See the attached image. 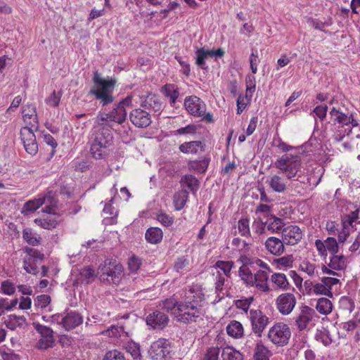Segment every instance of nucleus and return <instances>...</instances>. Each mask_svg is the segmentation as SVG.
Here are the masks:
<instances>
[{
	"label": "nucleus",
	"mask_w": 360,
	"mask_h": 360,
	"mask_svg": "<svg viewBox=\"0 0 360 360\" xmlns=\"http://www.w3.org/2000/svg\"><path fill=\"white\" fill-rule=\"evenodd\" d=\"M216 266L217 268L221 270L226 276H229L233 266V262L218 261L216 263Z\"/></svg>",
	"instance_id": "obj_61"
},
{
	"label": "nucleus",
	"mask_w": 360,
	"mask_h": 360,
	"mask_svg": "<svg viewBox=\"0 0 360 360\" xmlns=\"http://www.w3.org/2000/svg\"><path fill=\"white\" fill-rule=\"evenodd\" d=\"M184 303V302H178L174 297L166 299L162 301V308L167 311L174 310V312H179V305Z\"/></svg>",
	"instance_id": "obj_40"
},
{
	"label": "nucleus",
	"mask_w": 360,
	"mask_h": 360,
	"mask_svg": "<svg viewBox=\"0 0 360 360\" xmlns=\"http://www.w3.org/2000/svg\"><path fill=\"white\" fill-rule=\"evenodd\" d=\"M141 265V259L136 255H132L128 261L129 269L131 272H136Z\"/></svg>",
	"instance_id": "obj_56"
},
{
	"label": "nucleus",
	"mask_w": 360,
	"mask_h": 360,
	"mask_svg": "<svg viewBox=\"0 0 360 360\" xmlns=\"http://www.w3.org/2000/svg\"><path fill=\"white\" fill-rule=\"evenodd\" d=\"M197 127L194 124H188L184 127L179 128L174 131V135L195 134Z\"/></svg>",
	"instance_id": "obj_59"
},
{
	"label": "nucleus",
	"mask_w": 360,
	"mask_h": 360,
	"mask_svg": "<svg viewBox=\"0 0 360 360\" xmlns=\"http://www.w3.org/2000/svg\"><path fill=\"white\" fill-rule=\"evenodd\" d=\"M196 65L203 70H206L207 66L205 65V59L210 57L209 50L200 48L196 51Z\"/></svg>",
	"instance_id": "obj_42"
},
{
	"label": "nucleus",
	"mask_w": 360,
	"mask_h": 360,
	"mask_svg": "<svg viewBox=\"0 0 360 360\" xmlns=\"http://www.w3.org/2000/svg\"><path fill=\"white\" fill-rule=\"evenodd\" d=\"M346 258L343 255H332L328 266L334 270L340 271L346 268Z\"/></svg>",
	"instance_id": "obj_32"
},
{
	"label": "nucleus",
	"mask_w": 360,
	"mask_h": 360,
	"mask_svg": "<svg viewBox=\"0 0 360 360\" xmlns=\"http://www.w3.org/2000/svg\"><path fill=\"white\" fill-rule=\"evenodd\" d=\"M316 339L322 342L325 346L330 345L333 342L329 331L326 329L318 331L316 334Z\"/></svg>",
	"instance_id": "obj_49"
},
{
	"label": "nucleus",
	"mask_w": 360,
	"mask_h": 360,
	"mask_svg": "<svg viewBox=\"0 0 360 360\" xmlns=\"http://www.w3.org/2000/svg\"><path fill=\"white\" fill-rule=\"evenodd\" d=\"M32 325L36 331L40 335V338L37 342L35 347L40 350L52 348L56 342L53 330L50 327L41 325L37 322H34Z\"/></svg>",
	"instance_id": "obj_5"
},
{
	"label": "nucleus",
	"mask_w": 360,
	"mask_h": 360,
	"mask_svg": "<svg viewBox=\"0 0 360 360\" xmlns=\"http://www.w3.org/2000/svg\"><path fill=\"white\" fill-rule=\"evenodd\" d=\"M193 292V290H190L188 293H186L184 303L179 305V312H173L180 323H189L202 320L204 313L198 307L196 296L191 295Z\"/></svg>",
	"instance_id": "obj_3"
},
{
	"label": "nucleus",
	"mask_w": 360,
	"mask_h": 360,
	"mask_svg": "<svg viewBox=\"0 0 360 360\" xmlns=\"http://www.w3.org/2000/svg\"><path fill=\"white\" fill-rule=\"evenodd\" d=\"M283 238L279 239L276 237H269L265 242L266 250L274 255L280 256L285 251V245Z\"/></svg>",
	"instance_id": "obj_19"
},
{
	"label": "nucleus",
	"mask_w": 360,
	"mask_h": 360,
	"mask_svg": "<svg viewBox=\"0 0 360 360\" xmlns=\"http://www.w3.org/2000/svg\"><path fill=\"white\" fill-rule=\"evenodd\" d=\"M315 314V311L308 306H304L301 309V311L295 319L296 326L300 330L309 329L314 323L312 319Z\"/></svg>",
	"instance_id": "obj_11"
},
{
	"label": "nucleus",
	"mask_w": 360,
	"mask_h": 360,
	"mask_svg": "<svg viewBox=\"0 0 360 360\" xmlns=\"http://www.w3.org/2000/svg\"><path fill=\"white\" fill-rule=\"evenodd\" d=\"M210 161V158L204 156L200 160H190L188 165L190 170L202 174L207 170Z\"/></svg>",
	"instance_id": "obj_25"
},
{
	"label": "nucleus",
	"mask_w": 360,
	"mask_h": 360,
	"mask_svg": "<svg viewBox=\"0 0 360 360\" xmlns=\"http://www.w3.org/2000/svg\"><path fill=\"white\" fill-rule=\"evenodd\" d=\"M221 356L222 360H243V354L230 346L222 349Z\"/></svg>",
	"instance_id": "obj_28"
},
{
	"label": "nucleus",
	"mask_w": 360,
	"mask_h": 360,
	"mask_svg": "<svg viewBox=\"0 0 360 360\" xmlns=\"http://www.w3.org/2000/svg\"><path fill=\"white\" fill-rule=\"evenodd\" d=\"M60 92H58V94H56V91H53L52 94L46 99V103L52 107H56L60 103Z\"/></svg>",
	"instance_id": "obj_60"
},
{
	"label": "nucleus",
	"mask_w": 360,
	"mask_h": 360,
	"mask_svg": "<svg viewBox=\"0 0 360 360\" xmlns=\"http://www.w3.org/2000/svg\"><path fill=\"white\" fill-rule=\"evenodd\" d=\"M184 105L189 114L195 117H202L206 111L205 103L197 96H189L185 99Z\"/></svg>",
	"instance_id": "obj_10"
},
{
	"label": "nucleus",
	"mask_w": 360,
	"mask_h": 360,
	"mask_svg": "<svg viewBox=\"0 0 360 360\" xmlns=\"http://www.w3.org/2000/svg\"><path fill=\"white\" fill-rule=\"evenodd\" d=\"M268 278L269 276L267 272L263 270H259L254 274L253 282L252 283L251 286L256 287L262 292H268L270 290L267 283Z\"/></svg>",
	"instance_id": "obj_20"
},
{
	"label": "nucleus",
	"mask_w": 360,
	"mask_h": 360,
	"mask_svg": "<svg viewBox=\"0 0 360 360\" xmlns=\"http://www.w3.org/2000/svg\"><path fill=\"white\" fill-rule=\"evenodd\" d=\"M290 337L291 330L289 326L281 322L274 324L268 333V338L278 347L288 345Z\"/></svg>",
	"instance_id": "obj_4"
},
{
	"label": "nucleus",
	"mask_w": 360,
	"mask_h": 360,
	"mask_svg": "<svg viewBox=\"0 0 360 360\" xmlns=\"http://www.w3.org/2000/svg\"><path fill=\"white\" fill-rule=\"evenodd\" d=\"M252 227L256 233L261 235L264 233L266 227L267 228V221L258 217L254 221Z\"/></svg>",
	"instance_id": "obj_51"
},
{
	"label": "nucleus",
	"mask_w": 360,
	"mask_h": 360,
	"mask_svg": "<svg viewBox=\"0 0 360 360\" xmlns=\"http://www.w3.org/2000/svg\"><path fill=\"white\" fill-rule=\"evenodd\" d=\"M219 355V348L218 347H212L207 349L202 360H218Z\"/></svg>",
	"instance_id": "obj_57"
},
{
	"label": "nucleus",
	"mask_w": 360,
	"mask_h": 360,
	"mask_svg": "<svg viewBox=\"0 0 360 360\" xmlns=\"http://www.w3.org/2000/svg\"><path fill=\"white\" fill-rule=\"evenodd\" d=\"M162 93L165 96L169 98L171 104H174L179 96L177 88L173 84H166L162 88Z\"/></svg>",
	"instance_id": "obj_37"
},
{
	"label": "nucleus",
	"mask_w": 360,
	"mask_h": 360,
	"mask_svg": "<svg viewBox=\"0 0 360 360\" xmlns=\"http://www.w3.org/2000/svg\"><path fill=\"white\" fill-rule=\"evenodd\" d=\"M51 298L49 295L43 294L37 296L34 300V305L37 309H46L51 303Z\"/></svg>",
	"instance_id": "obj_46"
},
{
	"label": "nucleus",
	"mask_w": 360,
	"mask_h": 360,
	"mask_svg": "<svg viewBox=\"0 0 360 360\" xmlns=\"http://www.w3.org/2000/svg\"><path fill=\"white\" fill-rule=\"evenodd\" d=\"M61 323L66 330H70L83 323V317L79 313L70 311L61 319Z\"/></svg>",
	"instance_id": "obj_15"
},
{
	"label": "nucleus",
	"mask_w": 360,
	"mask_h": 360,
	"mask_svg": "<svg viewBox=\"0 0 360 360\" xmlns=\"http://www.w3.org/2000/svg\"><path fill=\"white\" fill-rule=\"evenodd\" d=\"M276 146L284 153L291 151L283 155L274 162V166L283 174L288 179L295 177L301 168V155L297 148L289 146L279 140Z\"/></svg>",
	"instance_id": "obj_1"
},
{
	"label": "nucleus",
	"mask_w": 360,
	"mask_h": 360,
	"mask_svg": "<svg viewBox=\"0 0 360 360\" xmlns=\"http://www.w3.org/2000/svg\"><path fill=\"white\" fill-rule=\"evenodd\" d=\"M1 290L4 294L12 295L15 292V286L14 283L9 280H6L1 282Z\"/></svg>",
	"instance_id": "obj_52"
},
{
	"label": "nucleus",
	"mask_w": 360,
	"mask_h": 360,
	"mask_svg": "<svg viewBox=\"0 0 360 360\" xmlns=\"http://www.w3.org/2000/svg\"><path fill=\"white\" fill-rule=\"evenodd\" d=\"M188 264V260L184 257H179L175 262L174 265V270L180 274H184L186 271V267Z\"/></svg>",
	"instance_id": "obj_55"
},
{
	"label": "nucleus",
	"mask_w": 360,
	"mask_h": 360,
	"mask_svg": "<svg viewBox=\"0 0 360 360\" xmlns=\"http://www.w3.org/2000/svg\"><path fill=\"white\" fill-rule=\"evenodd\" d=\"M238 230L239 234L243 237H250V221L247 218L240 219L238 221Z\"/></svg>",
	"instance_id": "obj_45"
},
{
	"label": "nucleus",
	"mask_w": 360,
	"mask_h": 360,
	"mask_svg": "<svg viewBox=\"0 0 360 360\" xmlns=\"http://www.w3.org/2000/svg\"><path fill=\"white\" fill-rule=\"evenodd\" d=\"M254 299L252 297L244 300H238L235 302V304L238 309H242L245 311H248L250 305L253 302Z\"/></svg>",
	"instance_id": "obj_58"
},
{
	"label": "nucleus",
	"mask_w": 360,
	"mask_h": 360,
	"mask_svg": "<svg viewBox=\"0 0 360 360\" xmlns=\"http://www.w3.org/2000/svg\"><path fill=\"white\" fill-rule=\"evenodd\" d=\"M324 243L327 250H328L331 255L338 253L339 247L335 238L328 237L326 240H324Z\"/></svg>",
	"instance_id": "obj_53"
},
{
	"label": "nucleus",
	"mask_w": 360,
	"mask_h": 360,
	"mask_svg": "<svg viewBox=\"0 0 360 360\" xmlns=\"http://www.w3.org/2000/svg\"><path fill=\"white\" fill-rule=\"evenodd\" d=\"M246 89L247 91H250L251 94L255 90L256 82L255 77L252 75H248L245 77Z\"/></svg>",
	"instance_id": "obj_64"
},
{
	"label": "nucleus",
	"mask_w": 360,
	"mask_h": 360,
	"mask_svg": "<svg viewBox=\"0 0 360 360\" xmlns=\"http://www.w3.org/2000/svg\"><path fill=\"white\" fill-rule=\"evenodd\" d=\"M239 276L241 279L249 285L253 282L254 274H252L250 269L246 266H242L239 269Z\"/></svg>",
	"instance_id": "obj_47"
},
{
	"label": "nucleus",
	"mask_w": 360,
	"mask_h": 360,
	"mask_svg": "<svg viewBox=\"0 0 360 360\" xmlns=\"http://www.w3.org/2000/svg\"><path fill=\"white\" fill-rule=\"evenodd\" d=\"M50 198H37L27 201L25 203L22 208V214L24 215H28L30 213L34 212L42 205L46 202V200H49Z\"/></svg>",
	"instance_id": "obj_22"
},
{
	"label": "nucleus",
	"mask_w": 360,
	"mask_h": 360,
	"mask_svg": "<svg viewBox=\"0 0 360 360\" xmlns=\"http://www.w3.org/2000/svg\"><path fill=\"white\" fill-rule=\"evenodd\" d=\"M22 117L24 122L30 128H37L38 119L36 108L32 104H27L22 107Z\"/></svg>",
	"instance_id": "obj_16"
},
{
	"label": "nucleus",
	"mask_w": 360,
	"mask_h": 360,
	"mask_svg": "<svg viewBox=\"0 0 360 360\" xmlns=\"http://www.w3.org/2000/svg\"><path fill=\"white\" fill-rule=\"evenodd\" d=\"M260 62L258 51L252 49L250 56V65L252 72L256 74L257 72V65Z\"/></svg>",
	"instance_id": "obj_50"
},
{
	"label": "nucleus",
	"mask_w": 360,
	"mask_h": 360,
	"mask_svg": "<svg viewBox=\"0 0 360 360\" xmlns=\"http://www.w3.org/2000/svg\"><path fill=\"white\" fill-rule=\"evenodd\" d=\"M115 262H112L111 260L106 259L103 262V263L101 264L98 267V274H99V279L103 282H106L110 281L108 277H106V275L110 271L111 267L113 266Z\"/></svg>",
	"instance_id": "obj_35"
},
{
	"label": "nucleus",
	"mask_w": 360,
	"mask_h": 360,
	"mask_svg": "<svg viewBox=\"0 0 360 360\" xmlns=\"http://www.w3.org/2000/svg\"><path fill=\"white\" fill-rule=\"evenodd\" d=\"M181 182L184 183L193 193H195L198 189L199 181L196 177L191 174L184 176Z\"/></svg>",
	"instance_id": "obj_43"
},
{
	"label": "nucleus",
	"mask_w": 360,
	"mask_h": 360,
	"mask_svg": "<svg viewBox=\"0 0 360 360\" xmlns=\"http://www.w3.org/2000/svg\"><path fill=\"white\" fill-rule=\"evenodd\" d=\"M103 360H125L124 355L117 350L108 352Z\"/></svg>",
	"instance_id": "obj_62"
},
{
	"label": "nucleus",
	"mask_w": 360,
	"mask_h": 360,
	"mask_svg": "<svg viewBox=\"0 0 360 360\" xmlns=\"http://www.w3.org/2000/svg\"><path fill=\"white\" fill-rule=\"evenodd\" d=\"M94 82L98 88L97 90H104V91L107 92H109V89H112L115 84L113 81H106L102 79L97 73L94 75Z\"/></svg>",
	"instance_id": "obj_38"
},
{
	"label": "nucleus",
	"mask_w": 360,
	"mask_h": 360,
	"mask_svg": "<svg viewBox=\"0 0 360 360\" xmlns=\"http://www.w3.org/2000/svg\"><path fill=\"white\" fill-rule=\"evenodd\" d=\"M205 143L201 141H191L181 143L179 150L184 154H197L200 152H205Z\"/></svg>",
	"instance_id": "obj_18"
},
{
	"label": "nucleus",
	"mask_w": 360,
	"mask_h": 360,
	"mask_svg": "<svg viewBox=\"0 0 360 360\" xmlns=\"http://www.w3.org/2000/svg\"><path fill=\"white\" fill-rule=\"evenodd\" d=\"M271 282L277 288L285 290L288 289L289 283L284 274L274 273L271 276Z\"/></svg>",
	"instance_id": "obj_30"
},
{
	"label": "nucleus",
	"mask_w": 360,
	"mask_h": 360,
	"mask_svg": "<svg viewBox=\"0 0 360 360\" xmlns=\"http://www.w3.org/2000/svg\"><path fill=\"white\" fill-rule=\"evenodd\" d=\"M276 304L281 314L288 315L293 310L296 304V298L292 293H283L277 297Z\"/></svg>",
	"instance_id": "obj_9"
},
{
	"label": "nucleus",
	"mask_w": 360,
	"mask_h": 360,
	"mask_svg": "<svg viewBox=\"0 0 360 360\" xmlns=\"http://www.w3.org/2000/svg\"><path fill=\"white\" fill-rule=\"evenodd\" d=\"M129 119L131 123L139 128H146L152 122L150 114L141 108L133 110L129 114Z\"/></svg>",
	"instance_id": "obj_12"
},
{
	"label": "nucleus",
	"mask_w": 360,
	"mask_h": 360,
	"mask_svg": "<svg viewBox=\"0 0 360 360\" xmlns=\"http://www.w3.org/2000/svg\"><path fill=\"white\" fill-rule=\"evenodd\" d=\"M316 309L320 314L327 315L332 311L333 304L330 300L322 297L318 300Z\"/></svg>",
	"instance_id": "obj_33"
},
{
	"label": "nucleus",
	"mask_w": 360,
	"mask_h": 360,
	"mask_svg": "<svg viewBox=\"0 0 360 360\" xmlns=\"http://www.w3.org/2000/svg\"><path fill=\"white\" fill-rule=\"evenodd\" d=\"M112 134L110 127L106 124L94 127L91 153L96 159H101L108 153V148L112 143Z\"/></svg>",
	"instance_id": "obj_2"
},
{
	"label": "nucleus",
	"mask_w": 360,
	"mask_h": 360,
	"mask_svg": "<svg viewBox=\"0 0 360 360\" xmlns=\"http://www.w3.org/2000/svg\"><path fill=\"white\" fill-rule=\"evenodd\" d=\"M123 270L124 269L122 264L115 262L111 267L110 271H109L105 276V278L108 277V278H110V281H106V283L118 285L121 281Z\"/></svg>",
	"instance_id": "obj_24"
},
{
	"label": "nucleus",
	"mask_w": 360,
	"mask_h": 360,
	"mask_svg": "<svg viewBox=\"0 0 360 360\" xmlns=\"http://www.w3.org/2000/svg\"><path fill=\"white\" fill-rule=\"evenodd\" d=\"M267 217V229L273 233H283L285 226L284 220L273 214H269Z\"/></svg>",
	"instance_id": "obj_23"
},
{
	"label": "nucleus",
	"mask_w": 360,
	"mask_h": 360,
	"mask_svg": "<svg viewBox=\"0 0 360 360\" xmlns=\"http://www.w3.org/2000/svg\"><path fill=\"white\" fill-rule=\"evenodd\" d=\"M302 238V232L297 226H288L283 229L282 238L288 245H294L298 243Z\"/></svg>",
	"instance_id": "obj_13"
},
{
	"label": "nucleus",
	"mask_w": 360,
	"mask_h": 360,
	"mask_svg": "<svg viewBox=\"0 0 360 360\" xmlns=\"http://www.w3.org/2000/svg\"><path fill=\"white\" fill-rule=\"evenodd\" d=\"M313 292L316 295H324L330 297H333V293L326 287L323 283H316L313 286Z\"/></svg>",
	"instance_id": "obj_54"
},
{
	"label": "nucleus",
	"mask_w": 360,
	"mask_h": 360,
	"mask_svg": "<svg viewBox=\"0 0 360 360\" xmlns=\"http://www.w3.org/2000/svg\"><path fill=\"white\" fill-rule=\"evenodd\" d=\"M125 349L134 359L141 357L140 346L138 343L133 341L127 342Z\"/></svg>",
	"instance_id": "obj_48"
},
{
	"label": "nucleus",
	"mask_w": 360,
	"mask_h": 360,
	"mask_svg": "<svg viewBox=\"0 0 360 360\" xmlns=\"http://www.w3.org/2000/svg\"><path fill=\"white\" fill-rule=\"evenodd\" d=\"M267 183L272 191L276 193H283L287 188V181L277 174L272 175Z\"/></svg>",
	"instance_id": "obj_21"
},
{
	"label": "nucleus",
	"mask_w": 360,
	"mask_h": 360,
	"mask_svg": "<svg viewBox=\"0 0 360 360\" xmlns=\"http://www.w3.org/2000/svg\"><path fill=\"white\" fill-rule=\"evenodd\" d=\"M25 323L26 319L25 316H16L15 314L9 315L8 319L4 321L6 326L13 330L16 329L17 327L22 326Z\"/></svg>",
	"instance_id": "obj_29"
},
{
	"label": "nucleus",
	"mask_w": 360,
	"mask_h": 360,
	"mask_svg": "<svg viewBox=\"0 0 360 360\" xmlns=\"http://www.w3.org/2000/svg\"><path fill=\"white\" fill-rule=\"evenodd\" d=\"M110 112V122L122 124L126 120V109H122V108L118 105H117L116 107Z\"/></svg>",
	"instance_id": "obj_31"
},
{
	"label": "nucleus",
	"mask_w": 360,
	"mask_h": 360,
	"mask_svg": "<svg viewBox=\"0 0 360 360\" xmlns=\"http://www.w3.org/2000/svg\"><path fill=\"white\" fill-rule=\"evenodd\" d=\"M170 352L171 346L169 340L160 338L152 343L148 349V355L152 360H166Z\"/></svg>",
	"instance_id": "obj_6"
},
{
	"label": "nucleus",
	"mask_w": 360,
	"mask_h": 360,
	"mask_svg": "<svg viewBox=\"0 0 360 360\" xmlns=\"http://www.w3.org/2000/svg\"><path fill=\"white\" fill-rule=\"evenodd\" d=\"M20 138L27 153L34 155L38 152V144L32 128L25 127L20 129Z\"/></svg>",
	"instance_id": "obj_7"
},
{
	"label": "nucleus",
	"mask_w": 360,
	"mask_h": 360,
	"mask_svg": "<svg viewBox=\"0 0 360 360\" xmlns=\"http://www.w3.org/2000/svg\"><path fill=\"white\" fill-rule=\"evenodd\" d=\"M141 106L145 109L158 112L161 110L162 103L158 95L148 94L146 97H141Z\"/></svg>",
	"instance_id": "obj_17"
},
{
	"label": "nucleus",
	"mask_w": 360,
	"mask_h": 360,
	"mask_svg": "<svg viewBox=\"0 0 360 360\" xmlns=\"http://www.w3.org/2000/svg\"><path fill=\"white\" fill-rule=\"evenodd\" d=\"M270 351L262 344L257 343L255 349L254 358L255 360H269Z\"/></svg>",
	"instance_id": "obj_44"
},
{
	"label": "nucleus",
	"mask_w": 360,
	"mask_h": 360,
	"mask_svg": "<svg viewBox=\"0 0 360 360\" xmlns=\"http://www.w3.org/2000/svg\"><path fill=\"white\" fill-rule=\"evenodd\" d=\"M90 94L94 95L96 98L101 101L103 105L111 103L113 101V97L110 92L104 90L91 89Z\"/></svg>",
	"instance_id": "obj_36"
},
{
	"label": "nucleus",
	"mask_w": 360,
	"mask_h": 360,
	"mask_svg": "<svg viewBox=\"0 0 360 360\" xmlns=\"http://www.w3.org/2000/svg\"><path fill=\"white\" fill-rule=\"evenodd\" d=\"M96 277L94 269L91 266H86L82 269L80 272V279L82 283L86 284L91 283Z\"/></svg>",
	"instance_id": "obj_41"
},
{
	"label": "nucleus",
	"mask_w": 360,
	"mask_h": 360,
	"mask_svg": "<svg viewBox=\"0 0 360 360\" xmlns=\"http://www.w3.org/2000/svg\"><path fill=\"white\" fill-rule=\"evenodd\" d=\"M162 231L158 227H150L146 232L145 238L151 244L159 243L162 239Z\"/></svg>",
	"instance_id": "obj_26"
},
{
	"label": "nucleus",
	"mask_w": 360,
	"mask_h": 360,
	"mask_svg": "<svg viewBox=\"0 0 360 360\" xmlns=\"http://www.w3.org/2000/svg\"><path fill=\"white\" fill-rule=\"evenodd\" d=\"M22 238L30 245L36 246L40 244L41 237L32 232L31 229H25L22 231Z\"/></svg>",
	"instance_id": "obj_34"
},
{
	"label": "nucleus",
	"mask_w": 360,
	"mask_h": 360,
	"mask_svg": "<svg viewBox=\"0 0 360 360\" xmlns=\"http://www.w3.org/2000/svg\"><path fill=\"white\" fill-rule=\"evenodd\" d=\"M226 332L229 335L234 338H240L243 335V325L237 321H231L226 326Z\"/></svg>",
	"instance_id": "obj_27"
},
{
	"label": "nucleus",
	"mask_w": 360,
	"mask_h": 360,
	"mask_svg": "<svg viewBox=\"0 0 360 360\" xmlns=\"http://www.w3.org/2000/svg\"><path fill=\"white\" fill-rule=\"evenodd\" d=\"M25 252L37 260H43L44 259V255L43 253L32 248L26 247L25 248Z\"/></svg>",
	"instance_id": "obj_63"
},
{
	"label": "nucleus",
	"mask_w": 360,
	"mask_h": 360,
	"mask_svg": "<svg viewBox=\"0 0 360 360\" xmlns=\"http://www.w3.org/2000/svg\"><path fill=\"white\" fill-rule=\"evenodd\" d=\"M188 196V192L186 190H181L174 196V203L177 210H181L186 203Z\"/></svg>",
	"instance_id": "obj_39"
},
{
	"label": "nucleus",
	"mask_w": 360,
	"mask_h": 360,
	"mask_svg": "<svg viewBox=\"0 0 360 360\" xmlns=\"http://www.w3.org/2000/svg\"><path fill=\"white\" fill-rule=\"evenodd\" d=\"M250 319L252 331L258 336L262 334L269 323V318L260 310H250Z\"/></svg>",
	"instance_id": "obj_8"
},
{
	"label": "nucleus",
	"mask_w": 360,
	"mask_h": 360,
	"mask_svg": "<svg viewBox=\"0 0 360 360\" xmlns=\"http://www.w3.org/2000/svg\"><path fill=\"white\" fill-rule=\"evenodd\" d=\"M168 322V316L160 311H155L146 317V323L155 329H163Z\"/></svg>",
	"instance_id": "obj_14"
}]
</instances>
